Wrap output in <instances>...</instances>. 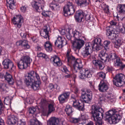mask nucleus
Instances as JSON below:
<instances>
[{"mask_svg":"<svg viewBox=\"0 0 125 125\" xmlns=\"http://www.w3.org/2000/svg\"><path fill=\"white\" fill-rule=\"evenodd\" d=\"M40 79L38 74L32 71L28 73L27 75L25 76L24 81L27 86H30L34 90H36L40 88L39 85L41 84Z\"/></svg>","mask_w":125,"mask_h":125,"instance_id":"1","label":"nucleus"},{"mask_svg":"<svg viewBox=\"0 0 125 125\" xmlns=\"http://www.w3.org/2000/svg\"><path fill=\"white\" fill-rule=\"evenodd\" d=\"M104 111L97 105L92 106V118L97 122L96 125H102V118L103 117Z\"/></svg>","mask_w":125,"mask_h":125,"instance_id":"2","label":"nucleus"},{"mask_svg":"<svg viewBox=\"0 0 125 125\" xmlns=\"http://www.w3.org/2000/svg\"><path fill=\"white\" fill-rule=\"evenodd\" d=\"M76 64L73 66V71L75 73L79 72L80 73L79 77L81 79H83L87 78H90L92 77V72L90 70L87 69L83 68V65L81 61L78 60Z\"/></svg>","mask_w":125,"mask_h":125,"instance_id":"3","label":"nucleus"},{"mask_svg":"<svg viewBox=\"0 0 125 125\" xmlns=\"http://www.w3.org/2000/svg\"><path fill=\"white\" fill-rule=\"evenodd\" d=\"M115 109L110 110L106 113L105 117L110 124L116 123L121 118V115L118 114L116 112H115Z\"/></svg>","mask_w":125,"mask_h":125,"instance_id":"4","label":"nucleus"},{"mask_svg":"<svg viewBox=\"0 0 125 125\" xmlns=\"http://www.w3.org/2000/svg\"><path fill=\"white\" fill-rule=\"evenodd\" d=\"M32 62V60L28 56H23L17 62V64L19 69L23 70L27 68Z\"/></svg>","mask_w":125,"mask_h":125,"instance_id":"5","label":"nucleus"},{"mask_svg":"<svg viewBox=\"0 0 125 125\" xmlns=\"http://www.w3.org/2000/svg\"><path fill=\"white\" fill-rule=\"evenodd\" d=\"M108 59L109 61L111 60L116 59L115 65L119 67L121 70H123L125 67V62L122 61L120 58L114 53H112L108 55Z\"/></svg>","mask_w":125,"mask_h":125,"instance_id":"6","label":"nucleus"},{"mask_svg":"<svg viewBox=\"0 0 125 125\" xmlns=\"http://www.w3.org/2000/svg\"><path fill=\"white\" fill-rule=\"evenodd\" d=\"M82 91L81 99L82 101L86 103H89L92 98V92L89 89H83Z\"/></svg>","mask_w":125,"mask_h":125,"instance_id":"7","label":"nucleus"},{"mask_svg":"<svg viewBox=\"0 0 125 125\" xmlns=\"http://www.w3.org/2000/svg\"><path fill=\"white\" fill-rule=\"evenodd\" d=\"M114 79L113 83L117 87L121 86L125 83V76L122 73H117Z\"/></svg>","mask_w":125,"mask_h":125,"instance_id":"8","label":"nucleus"},{"mask_svg":"<svg viewBox=\"0 0 125 125\" xmlns=\"http://www.w3.org/2000/svg\"><path fill=\"white\" fill-rule=\"evenodd\" d=\"M44 3L43 0H35L32 3V7L36 12L42 11L44 8Z\"/></svg>","mask_w":125,"mask_h":125,"instance_id":"9","label":"nucleus"},{"mask_svg":"<svg viewBox=\"0 0 125 125\" xmlns=\"http://www.w3.org/2000/svg\"><path fill=\"white\" fill-rule=\"evenodd\" d=\"M74 5L72 3L68 2L64 6L63 8L64 15L65 16H68L73 14L75 10Z\"/></svg>","mask_w":125,"mask_h":125,"instance_id":"10","label":"nucleus"},{"mask_svg":"<svg viewBox=\"0 0 125 125\" xmlns=\"http://www.w3.org/2000/svg\"><path fill=\"white\" fill-rule=\"evenodd\" d=\"M2 63L4 68L9 69V71L10 72H13L16 68V66L14 65L13 63L8 59H4Z\"/></svg>","mask_w":125,"mask_h":125,"instance_id":"11","label":"nucleus"},{"mask_svg":"<svg viewBox=\"0 0 125 125\" xmlns=\"http://www.w3.org/2000/svg\"><path fill=\"white\" fill-rule=\"evenodd\" d=\"M72 42L75 51L77 53L79 52L80 49L84 43V41L81 39L72 41Z\"/></svg>","mask_w":125,"mask_h":125,"instance_id":"12","label":"nucleus"},{"mask_svg":"<svg viewBox=\"0 0 125 125\" xmlns=\"http://www.w3.org/2000/svg\"><path fill=\"white\" fill-rule=\"evenodd\" d=\"M70 92H65L60 95L58 97V100L60 104H63L66 102L69 99Z\"/></svg>","mask_w":125,"mask_h":125,"instance_id":"13","label":"nucleus"},{"mask_svg":"<svg viewBox=\"0 0 125 125\" xmlns=\"http://www.w3.org/2000/svg\"><path fill=\"white\" fill-rule=\"evenodd\" d=\"M71 51L68 50L67 52L66 56L67 58V61L69 63H71L73 65V66L76 64L77 62H78V60H80L81 61V60L79 59H75L74 57L71 55Z\"/></svg>","mask_w":125,"mask_h":125,"instance_id":"14","label":"nucleus"},{"mask_svg":"<svg viewBox=\"0 0 125 125\" xmlns=\"http://www.w3.org/2000/svg\"><path fill=\"white\" fill-rule=\"evenodd\" d=\"M102 41L100 38H98L95 39L92 43V47L95 48L96 51H98L101 49L102 47L101 43Z\"/></svg>","mask_w":125,"mask_h":125,"instance_id":"15","label":"nucleus"},{"mask_svg":"<svg viewBox=\"0 0 125 125\" xmlns=\"http://www.w3.org/2000/svg\"><path fill=\"white\" fill-rule=\"evenodd\" d=\"M66 42L64 38L59 36L55 42V45L58 48H61L64 45H66Z\"/></svg>","mask_w":125,"mask_h":125,"instance_id":"16","label":"nucleus"},{"mask_svg":"<svg viewBox=\"0 0 125 125\" xmlns=\"http://www.w3.org/2000/svg\"><path fill=\"white\" fill-rule=\"evenodd\" d=\"M22 17L20 15H16L12 20L13 23L16 25L17 27L20 28L21 25V21L22 20Z\"/></svg>","mask_w":125,"mask_h":125,"instance_id":"17","label":"nucleus"},{"mask_svg":"<svg viewBox=\"0 0 125 125\" xmlns=\"http://www.w3.org/2000/svg\"><path fill=\"white\" fill-rule=\"evenodd\" d=\"M85 13L83 11L80 10L77 11L75 15V18L76 21L77 22H80L84 20L83 17Z\"/></svg>","mask_w":125,"mask_h":125,"instance_id":"18","label":"nucleus"},{"mask_svg":"<svg viewBox=\"0 0 125 125\" xmlns=\"http://www.w3.org/2000/svg\"><path fill=\"white\" fill-rule=\"evenodd\" d=\"M73 106L75 108L80 111H83L84 110V104L83 103H80L78 100H75L73 101Z\"/></svg>","mask_w":125,"mask_h":125,"instance_id":"19","label":"nucleus"},{"mask_svg":"<svg viewBox=\"0 0 125 125\" xmlns=\"http://www.w3.org/2000/svg\"><path fill=\"white\" fill-rule=\"evenodd\" d=\"M18 120L17 117L13 115L8 114L7 122L9 124H15Z\"/></svg>","mask_w":125,"mask_h":125,"instance_id":"20","label":"nucleus"},{"mask_svg":"<svg viewBox=\"0 0 125 125\" xmlns=\"http://www.w3.org/2000/svg\"><path fill=\"white\" fill-rule=\"evenodd\" d=\"M103 49L100 52L98 56L102 61V62H109L108 59V55L106 53V51Z\"/></svg>","mask_w":125,"mask_h":125,"instance_id":"21","label":"nucleus"},{"mask_svg":"<svg viewBox=\"0 0 125 125\" xmlns=\"http://www.w3.org/2000/svg\"><path fill=\"white\" fill-rule=\"evenodd\" d=\"M75 2L81 7H85L91 3L90 0H75Z\"/></svg>","mask_w":125,"mask_h":125,"instance_id":"22","label":"nucleus"},{"mask_svg":"<svg viewBox=\"0 0 125 125\" xmlns=\"http://www.w3.org/2000/svg\"><path fill=\"white\" fill-rule=\"evenodd\" d=\"M99 91L102 92L106 91L108 87L107 83L103 81H101L98 86Z\"/></svg>","mask_w":125,"mask_h":125,"instance_id":"23","label":"nucleus"},{"mask_svg":"<svg viewBox=\"0 0 125 125\" xmlns=\"http://www.w3.org/2000/svg\"><path fill=\"white\" fill-rule=\"evenodd\" d=\"M37 103L40 107L41 109L43 110L47 104V101L44 98H41L37 101Z\"/></svg>","mask_w":125,"mask_h":125,"instance_id":"24","label":"nucleus"},{"mask_svg":"<svg viewBox=\"0 0 125 125\" xmlns=\"http://www.w3.org/2000/svg\"><path fill=\"white\" fill-rule=\"evenodd\" d=\"M48 125H59V119L55 117H51L47 121Z\"/></svg>","mask_w":125,"mask_h":125,"instance_id":"25","label":"nucleus"},{"mask_svg":"<svg viewBox=\"0 0 125 125\" xmlns=\"http://www.w3.org/2000/svg\"><path fill=\"white\" fill-rule=\"evenodd\" d=\"M51 61L53 62V65L55 66H60L62 64L59 58L57 56L52 57L51 59Z\"/></svg>","mask_w":125,"mask_h":125,"instance_id":"26","label":"nucleus"},{"mask_svg":"<svg viewBox=\"0 0 125 125\" xmlns=\"http://www.w3.org/2000/svg\"><path fill=\"white\" fill-rule=\"evenodd\" d=\"M47 26H44L43 29V31L40 33L41 35L47 40L49 41L50 39V36L49 35V31H48Z\"/></svg>","mask_w":125,"mask_h":125,"instance_id":"27","label":"nucleus"},{"mask_svg":"<svg viewBox=\"0 0 125 125\" xmlns=\"http://www.w3.org/2000/svg\"><path fill=\"white\" fill-rule=\"evenodd\" d=\"M92 62L95 66L98 67L101 70L103 69L104 68V66L102 61V62L100 60H94L92 61Z\"/></svg>","mask_w":125,"mask_h":125,"instance_id":"28","label":"nucleus"},{"mask_svg":"<svg viewBox=\"0 0 125 125\" xmlns=\"http://www.w3.org/2000/svg\"><path fill=\"white\" fill-rule=\"evenodd\" d=\"M48 104V114L49 115L55 110L54 107L55 104L53 101H51Z\"/></svg>","mask_w":125,"mask_h":125,"instance_id":"29","label":"nucleus"},{"mask_svg":"<svg viewBox=\"0 0 125 125\" xmlns=\"http://www.w3.org/2000/svg\"><path fill=\"white\" fill-rule=\"evenodd\" d=\"M106 34L108 38L111 40L115 39L117 36L116 34L112 32L110 30H106Z\"/></svg>","mask_w":125,"mask_h":125,"instance_id":"30","label":"nucleus"},{"mask_svg":"<svg viewBox=\"0 0 125 125\" xmlns=\"http://www.w3.org/2000/svg\"><path fill=\"white\" fill-rule=\"evenodd\" d=\"M4 78L5 80H7L10 84H12L14 83V80L11 75L10 74L6 73L4 76Z\"/></svg>","mask_w":125,"mask_h":125,"instance_id":"31","label":"nucleus"},{"mask_svg":"<svg viewBox=\"0 0 125 125\" xmlns=\"http://www.w3.org/2000/svg\"><path fill=\"white\" fill-rule=\"evenodd\" d=\"M92 43H87L85 44V47L84 50L88 51L92 53L93 50H96L95 48L92 47Z\"/></svg>","mask_w":125,"mask_h":125,"instance_id":"32","label":"nucleus"},{"mask_svg":"<svg viewBox=\"0 0 125 125\" xmlns=\"http://www.w3.org/2000/svg\"><path fill=\"white\" fill-rule=\"evenodd\" d=\"M92 53L84 50L82 52V54L83 58L87 59H90L92 58L91 54Z\"/></svg>","mask_w":125,"mask_h":125,"instance_id":"33","label":"nucleus"},{"mask_svg":"<svg viewBox=\"0 0 125 125\" xmlns=\"http://www.w3.org/2000/svg\"><path fill=\"white\" fill-rule=\"evenodd\" d=\"M117 10L120 13H125V4H120L117 5Z\"/></svg>","mask_w":125,"mask_h":125,"instance_id":"34","label":"nucleus"},{"mask_svg":"<svg viewBox=\"0 0 125 125\" xmlns=\"http://www.w3.org/2000/svg\"><path fill=\"white\" fill-rule=\"evenodd\" d=\"M8 6L11 9L13 10L15 8V2L14 0H7Z\"/></svg>","mask_w":125,"mask_h":125,"instance_id":"35","label":"nucleus"},{"mask_svg":"<svg viewBox=\"0 0 125 125\" xmlns=\"http://www.w3.org/2000/svg\"><path fill=\"white\" fill-rule=\"evenodd\" d=\"M65 111L68 115L71 116L72 115L73 109L70 105H68L66 106Z\"/></svg>","mask_w":125,"mask_h":125,"instance_id":"36","label":"nucleus"},{"mask_svg":"<svg viewBox=\"0 0 125 125\" xmlns=\"http://www.w3.org/2000/svg\"><path fill=\"white\" fill-rule=\"evenodd\" d=\"M7 89L6 87V84L5 83H0V91L4 93H6L8 92L6 89Z\"/></svg>","mask_w":125,"mask_h":125,"instance_id":"37","label":"nucleus"},{"mask_svg":"<svg viewBox=\"0 0 125 125\" xmlns=\"http://www.w3.org/2000/svg\"><path fill=\"white\" fill-rule=\"evenodd\" d=\"M73 33L74 38V41L81 39L80 38L81 35V33L76 30L73 32Z\"/></svg>","mask_w":125,"mask_h":125,"instance_id":"38","label":"nucleus"},{"mask_svg":"<svg viewBox=\"0 0 125 125\" xmlns=\"http://www.w3.org/2000/svg\"><path fill=\"white\" fill-rule=\"evenodd\" d=\"M49 6L52 10H58L60 9V6L58 4L52 3L50 4Z\"/></svg>","mask_w":125,"mask_h":125,"instance_id":"39","label":"nucleus"},{"mask_svg":"<svg viewBox=\"0 0 125 125\" xmlns=\"http://www.w3.org/2000/svg\"><path fill=\"white\" fill-rule=\"evenodd\" d=\"M22 46L23 48L26 49L30 48V46L28 44V42L26 40L22 41Z\"/></svg>","mask_w":125,"mask_h":125,"instance_id":"40","label":"nucleus"},{"mask_svg":"<svg viewBox=\"0 0 125 125\" xmlns=\"http://www.w3.org/2000/svg\"><path fill=\"white\" fill-rule=\"evenodd\" d=\"M80 121V117L77 118L72 117L70 119V121L71 123L74 124L77 123Z\"/></svg>","mask_w":125,"mask_h":125,"instance_id":"41","label":"nucleus"},{"mask_svg":"<svg viewBox=\"0 0 125 125\" xmlns=\"http://www.w3.org/2000/svg\"><path fill=\"white\" fill-rule=\"evenodd\" d=\"M11 100L10 97L9 96H7L4 98V103L7 105H10L11 103Z\"/></svg>","mask_w":125,"mask_h":125,"instance_id":"42","label":"nucleus"},{"mask_svg":"<svg viewBox=\"0 0 125 125\" xmlns=\"http://www.w3.org/2000/svg\"><path fill=\"white\" fill-rule=\"evenodd\" d=\"M110 43V41L107 40L105 41L104 42V44L105 45L104 46V48L105 50L107 51L109 50V47L108 46Z\"/></svg>","mask_w":125,"mask_h":125,"instance_id":"43","label":"nucleus"},{"mask_svg":"<svg viewBox=\"0 0 125 125\" xmlns=\"http://www.w3.org/2000/svg\"><path fill=\"white\" fill-rule=\"evenodd\" d=\"M30 125H42L37 120L31 119V121Z\"/></svg>","mask_w":125,"mask_h":125,"instance_id":"44","label":"nucleus"},{"mask_svg":"<svg viewBox=\"0 0 125 125\" xmlns=\"http://www.w3.org/2000/svg\"><path fill=\"white\" fill-rule=\"evenodd\" d=\"M97 76H99L100 78H102L103 79L104 78H105V74L103 72H100L98 73L97 74Z\"/></svg>","mask_w":125,"mask_h":125,"instance_id":"45","label":"nucleus"},{"mask_svg":"<svg viewBox=\"0 0 125 125\" xmlns=\"http://www.w3.org/2000/svg\"><path fill=\"white\" fill-rule=\"evenodd\" d=\"M46 55L44 53L41 52L37 53V56L39 57H42L43 58H45Z\"/></svg>","mask_w":125,"mask_h":125,"instance_id":"46","label":"nucleus"},{"mask_svg":"<svg viewBox=\"0 0 125 125\" xmlns=\"http://www.w3.org/2000/svg\"><path fill=\"white\" fill-rule=\"evenodd\" d=\"M36 110V109L35 108L32 107L29 108L28 111L30 113L33 114L34 113Z\"/></svg>","mask_w":125,"mask_h":125,"instance_id":"47","label":"nucleus"},{"mask_svg":"<svg viewBox=\"0 0 125 125\" xmlns=\"http://www.w3.org/2000/svg\"><path fill=\"white\" fill-rule=\"evenodd\" d=\"M25 122L24 120H20L18 122L17 125H25Z\"/></svg>","mask_w":125,"mask_h":125,"instance_id":"48","label":"nucleus"},{"mask_svg":"<svg viewBox=\"0 0 125 125\" xmlns=\"http://www.w3.org/2000/svg\"><path fill=\"white\" fill-rule=\"evenodd\" d=\"M120 31L122 33L125 34V23L122 24V27L120 29Z\"/></svg>","mask_w":125,"mask_h":125,"instance_id":"49","label":"nucleus"},{"mask_svg":"<svg viewBox=\"0 0 125 125\" xmlns=\"http://www.w3.org/2000/svg\"><path fill=\"white\" fill-rule=\"evenodd\" d=\"M62 70L63 72H64L67 74H69V72L65 66H63L62 68Z\"/></svg>","mask_w":125,"mask_h":125,"instance_id":"50","label":"nucleus"},{"mask_svg":"<svg viewBox=\"0 0 125 125\" xmlns=\"http://www.w3.org/2000/svg\"><path fill=\"white\" fill-rule=\"evenodd\" d=\"M4 106L2 102L0 100V114L2 113V111L3 110Z\"/></svg>","mask_w":125,"mask_h":125,"instance_id":"51","label":"nucleus"},{"mask_svg":"<svg viewBox=\"0 0 125 125\" xmlns=\"http://www.w3.org/2000/svg\"><path fill=\"white\" fill-rule=\"evenodd\" d=\"M42 14L43 16L45 17H49L50 16L49 13L47 11H43L42 13Z\"/></svg>","mask_w":125,"mask_h":125,"instance_id":"52","label":"nucleus"},{"mask_svg":"<svg viewBox=\"0 0 125 125\" xmlns=\"http://www.w3.org/2000/svg\"><path fill=\"white\" fill-rule=\"evenodd\" d=\"M103 10L105 13L108 14L109 12L108 6H105V7L104 8Z\"/></svg>","mask_w":125,"mask_h":125,"instance_id":"53","label":"nucleus"},{"mask_svg":"<svg viewBox=\"0 0 125 125\" xmlns=\"http://www.w3.org/2000/svg\"><path fill=\"white\" fill-rule=\"evenodd\" d=\"M59 32L62 35H64L65 34L66 31L64 29H60L59 30Z\"/></svg>","mask_w":125,"mask_h":125,"instance_id":"54","label":"nucleus"},{"mask_svg":"<svg viewBox=\"0 0 125 125\" xmlns=\"http://www.w3.org/2000/svg\"><path fill=\"white\" fill-rule=\"evenodd\" d=\"M20 35L22 38H26V37L28 36L26 33H21Z\"/></svg>","mask_w":125,"mask_h":125,"instance_id":"55","label":"nucleus"},{"mask_svg":"<svg viewBox=\"0 0 125 125\" xmlns=\"http://www.w3.org/2000/svg\"><path fill=\"white\" fill-rule=\"evenodd\" d=\"M85 17V19L87 21L90 20L91 17L89 15H84Z\"/></svg>","mask_w":125,"mask_h":125,"instance_id":"56","label":"nucleus"},{"mask_svg":"<svg viewBox=\"0 0 125 125\" xmlns=\"http://www.w3.org/2000/svg\"><path fill=\"white\" fill-rule=\"evenodd\" d=\"M52 44H51L48 41H47L45 43V44L44 45V47L45 48L47 47H48V46H51V45Z\"/></svg>","mask_w":125,"mask_h":125,"instance_id":"57","label":"nucleus"},{"mask_svg":"<svg viewBox=\"0 0 125 125\" xmlns=\"http://www.w3.org/2000/svg\"><path fill=\"white\" fill-rule=\"evenodd\" d=\"M20 9L21 11L23 12H25L26 10V8L25 6H22Z\"/></svg>","mask_w":125,"mask_h":125,"instance_id":"58","label":"nucleus"},{"mask_svg":"<svg viewBox=\"0 0 125 125\" xmlns=\"http://www.w3.org/2000/svg\"><path fill=\"white\" fill-rule=\"evenodd\" d=\"M120 43L118 41H117L115 43V47L116 48H117L120 46Z\"/></svg>","mask_w":125,"mask_h":125,"instance_id":"59","label":"nucleus"},{"mask_svg":"<svg viewBox=\"0 0 125 125\" xmlns=\"http://www.w3.org/2000/svg\"><path fill=\"white\" fill-rule=\"evenodd\" d=\"M110 23L111 25H115L117 24V23L115 21H112L110 22Z\"/></svg>","mask_w":125,"mask_h":125,"instance_id":"60","label":"nucleus"},{"mask_svg":"<svg viewBox=\"0 0 125 125\" xmlns=\"http://www.w3.org/2000/svg\"><path fill=\"white\" fill-rule=\"evenodd\" d=\"M22 41L20 40L17 41L16 42V44L17 46H19L21 45L22 46Z\"/></svg>","mask_w":125,"mask_h":125,"instance_id":"61","label":"nucleus"},{"mask_svg":"<svg viewBox=\"0 0 125 125\" xmlns=\"http://www.w3.org/2000/svg\"><path fill=\"white\" fill-rule=\"evenodd\" d=\"M106 98L108 100H110L114 98V97L113 96L109 95L106 97Z\"/></svg>","mask_w":125,"mask_h":125,"instance_id":"62","label":"nucleus"},{"mask_svg":"<svg viewBox=\"0 0 125 125\" xmlns=\"http://www.w3.org/2000/svg\"><path fill=\"white\" fill-rule=\"evenodd\" d=\"M48 87L50 90H52L54 88V86L51 83L49 84Z\"/></svg>","mask_w":125,"mask_h":125,"instance_id":"63","label":"nucleus"},{"mask_svg":"<svg viewBox=\"0 0 125 125\" xmlns=\"http://www.w3.org/2000/svg\"><path fill=\"white\" fill-rule=\"evenodd\" d=\"M45 48L46 50L48 52H50L51 51L52 49V47H51L49 48L46 47Z\"/></svg>","mask_w":125,"mask_h":125,"instance_id":"64","label":"nucleus"}]
</instances>
